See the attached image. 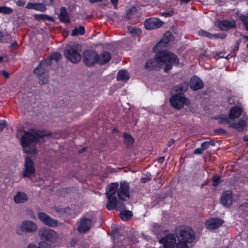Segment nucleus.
<instances>
[{"instance_id":"f257e3e1","label":"nucleus","mask_w":248,"mask_h":248,"mask_svg":"<svg viewBox=\"0 0 248 248\" xmlns=\"http://www.w3.org/2000/svg\"><path fill=\"white\" fill-rule=\"evenodd\" d=\"M130 185L126 181L112 183L106 187V196L108 199L106 208L111 210L117 205V197L121 201H126L130 197Z\"/></svg>"},{"instance_id":"f03ea898","label":"nucleus","mask_w":248,"mask_h":248,"mask_svg":"<svg viewBox=\"0 0 248 248\" xmlns=\"http://www.w3.org/2000/svg\"><path fill=\"white\" fill-rule=\"evenodd\" d=\"M50 134L45 135L36 129L31 128L28 131H24L22 136L20 142L25 152L28 154H33L35 152V148H30V146L32 144L38 143L40 140Z\"/></svg>"},{"instance_id":"7ed1b4c3","label":"nucleus","mask_w":248,"mask_h":248,"mask_svg":"<svg viewBox=\"0 0 248 248\" xmlns=\"http://www.w3.org/2000/svg\"><path fill=\"white\" fill-rule=\"evenodd\" d=\"M155 58L158 62H161V65H164V71L167 73L170 71L175 65L179 63L178 57L171 52L168 50H161L155 55Z\"/></svg>"},{"instance_id":"20e7f679","label":"nucleus","mask_w":248,"mask_h":248,"mask_svg":"<svg viewBox=\"0 0 248 248\" xmlns=\"http://www.w3.org/2000/svg\"><path fill=\"white\" fill-rule=\"evenodd\" d=\"M178 242L176 243V248H188L187 244L191 243L195 239L194 231L191 228H186L180 231L177 235Z\"/></svg>"},{"instance_id":"39448f33","label":"nucleus","mask_w":248,"mask_h":248,"mask_svg":"<svg viewBox=\"0 0 248 248\" xmlns=\"http://www.w3.org/2000/svg\"><path fill=\"white\" fill-rule=\"evenodd\" d=\"M52 60L49 56L47 58L40 62L39 65L33 70V73L39 79L40 84L46 83L47 81V67L51 65Z\"/></svg>"},{"instance_id":"423d86ee","label":"nucleus","mask_w":248,"mask_h":248,"mask_svg":"<svg viewBox=\"0 0 248 248\" xmlns=\"http://www.w3.org/2000/svg\"><path fill=\"white\" fill-rule=\"evenodd\" d=\"M98 54L95 51L86 50L83 53V61L87 66H92L98 63Z\"/></svg>"},{"instance_id":"0eeeda50","label":"nucleus","mask_w":248,"mask_h":248,"mask_svg":"<svg viewBox=\"0 0 248 248\" xmlns=\"http://www.w3.org/2000/svg\"><path fill=\"white\" fill-rule=\"evenodd\" d=\"M37 226L31 221L24 220L16 227L17 233L22 235L23 232H33L37 231Z\"/></svg>"},{"instance_id":"6e6552de","label":"nucleus","mask_w":248,"mask_h":248,"mask_svg":"<svg viewBox=\"0 0 248 248\" xmlns=\"http://www.w3.org/2000/svg\"><path fill=\"white\" fill-rule=\"evenodd\" d=\"M170 103L172 107L177 109H180L185 105L188 106L190 101L186 97L180 94H174L170 98Z\"/></svg>"},{"instance_id":"1a4fd4ad","label":"nucleus","mask_w":248,"mask_h":248,"mask_svg":"<svg viewBox=\"0 0 248 248\" xmlns=\"http://www.w3.org/2000/svg\"><path fill=\"white\" fill-rule=\"evenodd\" d=\"M63 53L65 58L72 63H77L81 60L79 53L72 46H68Z\"/></svg>"},{"instance_id":"9d476101","label":"nucleus","mask_w":248,"mask_h":248,"mask_svg":"<svg viewBox=\"0 0 248 248\" xmlns=\"http://www.w3.org/2000/svg\"><path fill=\"white\" fill-rule=\"evenodd\" d=\"M35 172V169L34 162L30 157H26L25 160L24 169L22 173L23 177H30L31 175H33Z\"/></svg>"},{"instance_id":"9b49d317","label":"nucleus","mask_w":248,"mask_h":248,"mask_svg":"<svg viewBox=\"0 0 248 248\" xmlns=\"http://www.w3.org/2000/svg\"><path fill=\"white\" fill-rule=\"evenodd\" d=\"M159 242L163 244L160 248H175V245L176 243V238L175 234L170 233L166 236L162 237Z\"/></svg>"},{"instance_id":"f8f14e48","label":"nucleus","mask_w":248,"mask_h":248,"mask_svg":"<svg viewBox=\"0 0 248 248\" xmlns=\"http://www.w3.org/2000/svg\"><path fill=\"white\" fill-rule=\"evenodd\" d=\"M163 24V22L158 18L150 17L145 21L144 25L146 30H151L160 28Z\"/></svg>"},{"instance_id":"ddd939ff","label":"nucleus","mask_w":248,"mask_h":248,"mask_svg":"<svg viewBox=\"0 0 248 248\" xmlns=\"http://www.w3.org/2000/svg\"><path fill=\"white\" fill-rule=\"evenodd\" d=\"M173 35L170 31L166 32L163 35L161 40L155 46L154 50L155 51L156 49L160 50L167 47L170 42L172 40Z\"/></svg>"},{"instance_id":"4468645a","label":"nucleus","mask_w":248,"mask_h":248,"mask_svg":"<svg viewBox=\"0 0 248 248\" xmlns=\"http://www.w3.org/2000/svg\"><path fill=\"white\" fill-rule=\"evenodd\" d=\"M38 217L43 223L46 225L52 227H55L57 226V221L51 218L49 215L44 212H39L38 214Z\"/></svg>"},{"instance_id":"2eb2a0df","label":"nucleus","mask_w":248,"mask_h":248,"mask_svg":"<svg viewBox=\"0 0 248 248\" xmlns=\"http://www.w3.org/2000/svg\"><path fill=\"white\" fill-rule=\"evenodd\" d=\"M92 220L90 218L83 217L80 218L78 231L80 233H85L91 228Z\"/></svg>"},{"instance_id":"dca6fc26","label":"nucleus","mask_w":248,"mask_h":248,"mask_svg":"<svg viewBox=\"0 0 248 248\" xmlns=\"http://www.w3.org/2000/svg\"><path fill=\"white\" fill-rule=\"evenodd\" d=\"M224 220L218 217H212L207 219L205 222V225L208 230H215L222 225Z\"/></svg>"},{"instance_id":"f3484780","label":"nucleus","mask_w":248,"mask_h":248,"mask_svg":"<svg viewBox=\"0 0 248 248\" xmlns=\"http://www.w3.org/2000/svg\"><path fill=\"white\" fill-rule=\"evenodd\" d=\"M233 202L232 193L231 190L224 191L221 195L220 202L224 206L230 207Z\"/></svg>"},{"instance_id":"a211bd4d","label":"nucleus","mask_w":248,"mask_h":248,"mask_svg":"<svg viewBox=\"0 0 248 248\" xmlns=\"http://www.w3.org/2000/svg\"><path fill=\"white\" fill-rule=\"evenodd\" d=\"M39 234L43 239L50 242H52L55 240L56 232L49 229H45L39 232Z\"/></svg>"},{"instance_id":"6ab92c4d","label":"nucleus","mask_w":248,"mask_h":248,"mask_svg":"<svg viewBox=\"0 0 248 248\" xmlns=\"http://www.w3.org/2000/svg\"><path fill=\"white\" fill-rule=\"evenodd\" d=\"M189 85L193 91H196L202 89L204 87V83L200 78L193 76L190 80Z\"/></svg>"},{"instance_id":"aec40b11","label":"nucleus","mask_w":248,"mask_h":248,"mask_svg":"<svg viewBox=\"0 0 248 248\" xmlns=\"http://www.w3.org/2000/svg\"><path fill=\"white\" fill-rule=\"evenodd\" d=\"M243 111L242 107L235 106L230 108L228 115L231 120H234L240 117Z\"/></svg>"},{"instance_id":"412c9836","label":"nucleus","mask_w":248,"mask_h":248,"mask_svg":"<svg viewBox=\"0 0 248 248\" xmlns=\"http://www.w3.org/2000/svg\"><path fill=\"white\" fill-rule=\"evenodd\" d=\"M161 66V62H158L155 57L154 59H151L146 62L145 68L149 71H155L158 70Z\"/></svg>"},{"instance_id":"4be33fe9","label":"nucleus","mask_w":248,"mask_h":248,"mask_svg":"<svg viewBox=\"0 0 248 248\" xmlns=\"http://www.w3.org/2000/svg\"><path fill=\"white\" fill-rule=\"evenodd\" d=\"M218 28L221 31H227L231 29L236 28V24L228 20H219L217 23Z\"/></svg>"},{"instance_id":"5701e85b","label":"nucleus","mask_w":248,"mask_h":248,"mask_svg":"<svg viewBox=\"0 0 248 248\" xmlns=\"http://www.w3.org/2000/svg\"><path fill=\"white\" fill-rule=\"evenodd\" d=\"M246 125L247 124L246 121L241 119L237 123H232L229 124V127L230 128L235 129L238 132H242L244 131V128Z\"/></svg>"},{"instance_id":"b1692460","label":"nucleus","mask_w":248,"mask_h":248,"mask_svg":"<svg viewBox=\"0 0 248 248\" xmlns=\"http://www.w3.org/2000/svg\"><path fill=\"white\" fill-rule=\"evenodd\" d=\"M28 9H33L40 12H45L46 10V6L42 3L29 2L26 6Z\"/></svg>"},{"instance_id":"393cba45","label":"nucleus","mask_w":248,"mask_h":248,"mask_svg":"<svg viewBox=\"0 0 248 248\" xmlns=\"http://www.w3.org/2000/svg\"><path fill=\"white\" fill-rule=\"evenodd\" d=\"M111 59V54L108 51H103L100 55H98V63L104 65L108 62Z\"/></svg>"},{"instance_id":"a878e982","label":"nucleus","mask_w":248,"mask_h":248,"mask_svg":"<svg viewBox=\"0 0 248 248\" xmlns=\"http://www.w3.org/2000/svg\"><path fill=\"white\" fill-rule=\"evenodd\" d=\"M59 18L60 21L62 23L68 24L70 22L69 15L67 13V9L65 7H61Z\"/></svg>"},{"instance_id":"bb28decb","label":"nucleus","mask_w":248,"mask_h":248,"mask_svg":"<svg viewBox=\"0 0 248 248\" xmlns=\"http://www.w3.org/2000/svg\"><path fill=\"white\" fill-rule=\"evenodd\" d=\"M188 87V84L187 82H184L175 86L173 87V90L177 93L176 94H180V95L182 96L186 92Z\"/></svg>"},{"instance_id":"cd10ccee","label":"nucleus","mask_w":248,"mask_h":248,"mask_svg":"<svg viewBox=\"0 0 248 248\" xmlns=\"http://www.w3.org/2000/svg\"><path fill=\"white\" fill-rule=\"evenodd\" d=\"M15 202L16 203H24L27 201L28 197L27 195L23 192H17L14 196Z\"/></svg>"},{"instance_id":"c85d7f7f","label":"nucleus","mask_w":248,"mask_h":248,"mask_svg":"<svg viewBox=\"0 0 248 248\" xmlns=\"http://www.w3.org/2000/svg\"><path fill=\"white\" fill-rule=\"evenodd\" d=\"M133 216L132 212L129 210H123L120 212V217L122 220L124 221L129 220Z\"/></svg>"},{"instance_id":"c756f323","label":"nucleus","mask_w":248,"mask_h":248,"mask_svg":"<svg viewBox=\"0 0 248 248\" xmlns=\"http://www.w3.org/2000/svg\"><path fill=\"white\" fill-rule=\"evenodd\" d=\"M129 78V75L126 70H121L118 72L117 76V80L127 81Z\"/></svg>"},{"instance_id":"7c9ffc66","label":"nucleus","mask_w":248,"mask_h":248,"mask_svg":"<svg viewBox=\"0 0 248 248\" xmlns=\"http://www.w3.org/2000/svg\"><path fill=\"white\" fill-rule=\"evenodd\" d=\"M214 119L218 120V123L220 124H230V118L229 116L227 117L226 115H218L215 116Z\"/></svg>"},{"instance_id":"2f4dec72","label":"nucleus","mask_w":248,"mask_h":248,"mask_svg":"<svg viewBox=\"0 0 248 248\" xmlns=\"http://www.w3.org/2000/svg\"><path fill=\"white\" fill-rule=\"evenodd\" d=\"M124 143L127 148H130L134 143V139L129 134L125 133L124 135Z\"/></svg>"},{"instance_id":"473e14b6","label":"nucleus","mask_w":248,"mask_h":248,"mask_svg":"<svg viewBox=\"0 0 248 248\" xmlns=\"http://www.w3.org/2000/svg\"><path fill=\"white\" fill-rule=\"evenodd\" d=\"M34 18L35 19L41 21V20H47L49 21H53L54 18L48 15L45 14H34Z\"/></svg>"},{"instance_id":"72a5a7b5","label":"nucleus","mask_w":248,"mask_h":248,"mask_svg":"<svg viewBox=\"0 0 248 248\" xmlns=\"http://www.w3.org/2000/svg\"><path fill=\"white\" fill-rule=\"evenodd\" d=\"M85 33V27L83 26H80L78 28H75L72 30L71 35L73 36L83 35Z\"/></svg>"},{"instance_id":"f704fd0d","label":"nucleus","mask_w":248,"mask_h":248,"mask_svg":"<svg viewBox=\"0 0 248 248\" xmlns=\"http://www.w3.org/2000/svg\"><path fill=\"white\" fill-rule=\"evenodd\" d=\"M13 9L9 7L0 6V13L5 15H9L13 12Z\"/></svg>"},{"instance_id":"c9c22d12","label":"nucleus","mask_w":248,"mask_h":248,"mask_svg":"<svg viewBox=\"0 0 248 248\" xmlns=\"http://www.w3.org/2000/svg\"><path fill=\"white\" fill-rule=\"evenodd\" d=\"M124 201H121L120 200H117V205L116 206L115 208H113L112 210L116 209L118 211H121L123 210H124L125 208V205L124 203Z\"/></svg>"},{"instance_id":"e433bc0d","label":"nucleus","mask_w":248,"mask_h":248,"mask_svg":"<svg viewBox=\"0 0 248 248\" xmlns=\"http://www.w3.org/2000/svg\"><path fill=\"white\" fill-rule=\"evenodd\" d=\"M199 35L202 37H206L209 39H213V34L203 30H200L198 31Z\"/></svg>"},{"instance_id":"4c0bfd02","label":"nucleus","mask_w":248,"mask_h":248,"mask_svg":"<svg viewBox=\"0 0 248 248\" xmlns=\"http://www.w3.org/2000/svg\"><path fill=\"white\" fill-rule=\"evenodd\" d=\"M239 19L244 23L246 30L248 31V16L244 15H241L239 16Z\"/></svg>"},{"instance_id":"58836bf2","label":"nucleus","mask_w":248,"mask_h":248,"mask_svg":"<svg viewBox=\"0 0 248 248\" xmlns=\"http://www.w3.org/2000/svg\"><path fill=\"white\" fill-rule=\"evenodd\" d=\"M27 248H48L47 245L45 243L41 242L39 243V246H37L35 244H29Z\"/></svg>"},{"instance_id":"ea45409f","label":"nucleus","mask_w":248,"mask_h":248,"mask_svg":"<svg viewBox=\"0 0 248 248\" xmlns=\"http://www.w3.org/2000/svg\"><path fill=\"white\" fill-rule=\"evenodd\" d=\"M128 30L133 35H137L141 33V30L139 28H137L133 27H129Z\"/></svg>"},{"instance_id":"a19ab883","label":"nucleus","mask_w":248,"mask_h":248,"mask_svg":"<svg viewBox=\"0 0 248 248\" xmlns=\"http://www.w3.org/2000/svg\"><path fill=\"white\" fill-rule=\"evenodd\" d=\"M49 56L51 59L52 61L55 60L56 62H58L61 59L62 55L59 52H54L51 54Z\"/></svg>"},{"instance_id":"79ce46f5","label":"nucleus","mask_w":248,"mask_h":248,"mask_svg":"<svg viewBox=\"0 0 248 248\" xmlns=\"http://www.w3.org/2000/svg\"><path fill=\"white\" fill-rule=\"evenodd\" d=\"M214 133L215 135H223L227 134V132L223 128H218L215 129L214 130Z\"/></svg>"},{"instance_id":"37998d69","label":"nucleus","mask_w":248,"mask_h":248,"mask_svg":"<svg viewBox=\"0 0 248 248\" xmlns=\"http://www.w3.org/2000/svg\"><path fill=\"white\" fill-rule=\"evenodd\" d=\"M212 185L214 186H218L221 183L220 177L219 175L214 176L212 178Z\"/></svg>"},{"instance_id":"c03bdc74","label":"nucleus","mask_w":248,"mask_h":248,"mask_svg":"<svg viewBox=\"0 0 248 248\" xmlns=\"http://www.w3.org/2000/svg\"><path fill=\"white\" fill-rule=\"evenodd\" d=\"M227 34L225 33H219L213 34V39H223L226 37Z\"/></svg>"},{"instance_id":"a18cd8bd","label":"nucleus","mask_w":248,"mask_h":248,"mask_svg":"<svg viewBox=\"0 0 248 248\" xmlns=\"http://www.w3.org/2000/svg\"><path fill=\"white\" fill-rule=\"evenodd\" d=\"M8 34H4L3 32L0 31V43L6 42L8 40Z\"/></svg>"},{"instance_id":"49530a36","label":"nucleus","mask_w":248,"mask_h":248,"mask_svg":"<svg viewBox=\"0 0 248 248\" xmlns=\"http://www.w3.org/2000/svg\"><path fill=\"white\" fill-rule=\"evenodd\" d=\"M149 175L147 177H142L140 179V182L142 183H146L152 179L151 175L149 173Z\"/></svg>"},{"instance_id":"de8ad7c7","label":"nucleus","mask_w":248,"mask_h":248,"mask_svg":"<svg viewBox=\"0 0 248 248\" xmlns=\"http://www.w3.org/2000/svg\"><path fill=\"white\" fill-rule=\"evenodd\" d=\"M173 11H169L168 12H162L161 13V15L165 17H171L173 16Z\"/></svg>"},{"instance_id":"09e8293b","label":"nucleus","mask_w":248,"mask_h":248,"mask_svg":"<svg viewBox=\"0 0 248 248\" xmlns=\"http://www.w3.org/2000/svg\"><path fill=\"white\" fill-rule=\"evenodd\" d=\"M6 124V121L5 120L0 121V132H1L3 129L5 127Z\"/></svg>"},{"instance_id":"8fccbe9b","label":"nucleus","mask_w":248,"mask_h":248,"mask_svg":"<svg viewBox=\"0 0 248 248\" xmlns=\"http://www.w3.org/2000/svg\"><path fill=\"white\" fill-rule=\"evenodd\" d=\"M26 2V0H17L16 4L19 7L23 6Z\"/></svg>"},{"instance_id":"3c124183","label":"nucleus","mask_w":248,"mask_h":248,"mask_svg":"<svg viewBox=\"0 0 248 248\" xmlns=\"http://www.w3.org/2000/svg\"><path fill=\"white\" fill-rule=\"evenodd\" d=\"M201 147L203 149V151L206 150L209 147L208 143L207 141L203 142L201 144Z\"/></svg>"},{"instance_id":"603ef678","label":"nucleus","mask_w":248,"mask_h":248,"mask_svg":"<svg viewBox=\"0 0 248 248\" xmlns=\"http://www.w3.org/2000/svg\"><path fill=\"white\" fill-rule=\"evenodd\" d=\"M203 149L201 147L200 148H198L196 149L194 151V154L195 155H200V154H202L203 153Z\"/></svg>"},{"instance_id":"864d4df0","label":"nucleus","mask_w":248,"mask_h":248,"mask_svg":"<svg viewBox=\"0 0 248 248\" xmlns=\"http://www.w3.org/2000/svg\"><path fill=\"white\" fill-rule=\"evenodd\" d=\"M43 2L45 3V5L52 6L54 4L53 0H43Z\"/></svg>"},{"instance_id":"5fc2aeb1","label":"nucleus","mask_w":248,"mask_h":248,"mask_svg":"<svg viewBox=\"0 0 248 248\" xmlns=\"http://www.w3.org/2000/svg\"><path fill=\"white\" fill-rule=\"evenodd\" d=\"M207 141L209 146H214L216 145V142H215V140H211L209 141Z\"/></svg>"},{"instance_id":"6e6d98bb","label":"nucleus","mask_w":248,"mask_h":248,"mask_svg":"<svg viewBox=\"0 0 248 248\" xmlns=\"http://www.w3.org/2000/svg\"><path fill=\"white\" fill-rule=\"evenodd\" d=\"M1 74L6 78H9V74L5 71H1Z\"/></svg>"},{"instance_id":"4d7b16f0","label":"nucleus","mask_w":248,"mask_h":248,"mask_svg":"<svg viewBox=\"0 0 248 248\" xmlns=\"http://www.w3.org/2000/svg\"><path fill=\"white\" fill-rule=\"evenodd\" d=\"M165 158L164 156H161V157H160L158 159H157V162L159 163H163L164 161H165Z\"/></svg>"},{"instance_id":"13d9d810","label":"nucleus","mask_w":248,"mask_h":248,"mask_svg":"<svg viewBox=\"0 0 248 248\" xmlns=\"http://www.w3.org/2000/svg\"><path fill=\"white\" fill-rule=\"evenodd\" d=\"M110 1L112 4L113 5V6L115 7V8H116L118 5V0H110Z\"/></svg>"},{"instance_id":"bf43d9fd","label":"nucleus","mask_w":248,"mask_h":248,"mask_svg":"<svg viewBox=\"0 0 248 248\" xmlns=\"http://www.w3.org/2000/svg\"><path fill=\"white\" fill-rule=\"evenodd\" d=\"M227 102L231 105H232V104H234V100L231 97H229L228 98Z\"/></svg>"},{"instance_id":"052dcab7","label":"nucleus","mask_w":248,"mask_h":248,"mask_svg":"<svg viewBox=\"0 0 248 248\" xmlns=\"http://www.w3.org/2000/svg\"><path fill=\"white\" fill-rule=\"evenodd\" d=\"M175 140L173 139H170L167 143L168 147H170L172 144H174Z\"/></svg>"},{"instance_id":"680f3d73","label":"nucleus","mask_w":248,"mask_h":248,"mask_svg":"<svg viewBox=\"0 0 248 248\" xmlns=\"http://www.w3.org/2000/svg\"><path fill=\"white\" fill-rule=\"evenodd\" d=\"M87 148L86 147L82 148L81 149L79 150L78 152L79 154H82L87 150Z\"/></svg>"},{"instance_id":"e2e57ef3","label":"nucleus","mask_w":248,"mask_h":248,"mask_svg":"<svg viewBox=\"0 0 248 248\" xmlns=\"http://www.w3.org/2000/svg\"><path fill=\"white\" fill-rule=\"evenodd\" d=\"M18 46V43L16 41H14L11 44V46L15 47Z\"/></svg>"},{"instance_id":"0e129e2a","label":"nucleus","mask_w":248,"mask_h":248,"mask_svg":"<svg viewBox=\"0 0 248 248\" xmlns=\"http://www.w3.org/2000/svg\"><path fill=\"white\" fill-rule=\"evenodd\" d=\"M103 0H89L90 2L91 3H95L97 2H101Z\"/></svg>"},{"instance_id":"69168bd1","label":"nucleus","mask_w":248,"mask_h":248,"mask_svg":"<svg viewBox=\"0 0 248 248\" xmlns=\"http://www.w3.org/2000/svg\"><path fill=\"white\" fill-rule=\"evenodd\" d=\"M243 139L244 141L248 142V136H244Z\"/></svg>"},{"instance_id":"338daca9","label":"nucleus","mask_w":248,"mask_h":248,"mask_svg":"<svg viewBox=\"0 0 248 248\" xmlns=\"http://www.w3.org/2000/svg\"><path fill=\"white\" fill-rule=\"evenodd\" d=\"M231 56L232 57H233V56H235L236 55V53H235V50H233L231 52Z\"/></svg>"},{"instance_id":"774afa93","label":"nucleus","mask_w":248,"mask_h":248,"mask_svg":"<svg viewBox=\"0 0 248 248\" xmlns=\"http://www.w3.org/2000/svg\"><path fill=\"white\" fill-rule=\"evenodd\" d=\"M75 244V242L74 241L73 239L70 242V244L72 247H73L74 244Z\"/></svg>"}]
</instances>
